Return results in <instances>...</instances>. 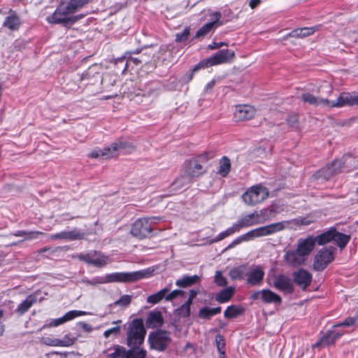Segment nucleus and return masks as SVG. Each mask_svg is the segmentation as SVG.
<instances>
[{
    "mask_svg": "<svg viewBox=\"0 0 358 358\" xmlns=\"http://www.w3.org/2000/svg\"><path fill=\"white\" fill-rule=\"evenodd\" d=\"M234 58L235 52L233 50L229 49L219 50L210 57L201 61L199 64L195 65L192 69V71L187 75V82H189L192 79L194 73L201 69H205L217 64L231 63Z\"/></svg>",
    "mask_w": 358,
    "mask_h": 358,
    "instance_id": "obj_1",
    "label": "nucleus"
},
{
    "mask_svg": "<svg viewBox=\"0 0 358 358\" xmlns=\"http://www.w3.org/2000/svg\"><path fill=\"white\" fill-rule=\"evenodd\" d=\"M153 270L150 268L143 269L133 272H117L107 274L104 276L105 283L124 282L131 283L143 278H147L152 275Z\"/></svg>",
    "mask_w": 358,
    "mask_h": 358,
    "instance_id": "obj_2",
    "label": "nucleus"
},
{
    "mask_svg": "<svg viewBox=\"0 0 358 358\" xmlns=\"http://www.w3.org/2000/svg\"><path fill=\"white\" fill-rule=\"evenodd\" d=\"M162 218L159 217H148L138 219L133 224L131 234L139 239L146 238L153 230V225Z\"/></svg>",
    "mask_w": 358,
    "mask_h": 358,
    "instance_id": "obj_3",
    "label": "nucleus"
},
{
    "mask_svg": "<svg viewBox=\"0 0 358 358\" xmlns=\"http://www.w3.org/2000/svg\"><path fill=\"white\" fill-rule=\"evenodd\" d=\"M146 330L141 319H135L129 324L127 331V345L130 348L140 347L143 343Z\"/></svg>",
    "mask_w": 358,
    "mask_h": 358,
    "instance_id": "obj_4",
    "label": "nucleus"
},
{
    "mask_svg": "<svg viewBox=\"0 0 358 358\" xmlns=\"http://www.w3.org/2000/svg\"><path fill=\"white\" fill-rule=\"evenodd\" d=\"M336 248H324L317 252L314 257L313 268L316 271H322L335 259Z\"/></svg>",
    "mask_w": 358,
    "mask_h": 358,
    "instance_id": "obj_5",
    "label": "nucleus"
},
{
    "mask_svg": "<svg viewBox=\"0 0 358 358\" xmlns=\"http://www.w3.org/2000/svg\"><path fill=\"white\" fill-rule=\"evenodd\" d=\"M73 13L70 9L68 3H61L57 7L54 13L48 16L46 20L50 24H62L69 28V20Z\"/></svg>",
    "mask_w": 358,
    "mask_h": 358,
    "instance_id": "obj_6",
    "label": "nucleus"
},
{
    "mask_svg": "<svg viewBox=\"0 0 358 358\" xmlns=\"http://www.w3.org/2000/svg\"><path fill=\"white\" fill-rule=\"evenodd\" d=\"M73 13L70 9L68 3H61L57 7L54 13L48 16L46 20L50 24H62L69 28V20Z\"/></svg>",
    "mask_w": 358,
    "mask_h": 358,
    "instance_id": "obj_7",
    "label": "nucleus"
},
{
    "mask_svg": "<svg viewBox=\"0 0 358 358\" xmlns=\"http://www.w3.org/2000/svg\"><path fill=\"white\" fill-rule=\"evenodd\" d=\"M268 196L266 187L262 185L252 187L242 195L244 202L248 206H254L265 200Z\"/></svg>",
    "mask_w": 358,
    "mask_h": 358,
    "instance_id": "obj_8",
    "label": "nucleus"
},
{
    "mask_svg": "<svg viewBox=\"0 0 358 358\" xmlns=\"http://www.w3.org/2000/svg\"><path fill=\"white\" fill-rule=\"evenodd\" d=\"M341 172H343L342 163L338 159H335L318 170L313 177L317 180L326 181Z\"/></svg>",
    "mask_w": 358,
    "mask_h": 358,
    "instance_id": "obj_9",
    "label": "nucleus"
},
{
    "mask_svg": "<svg viewBox=\"0 0 358 358\" xmlns=\"http://www.w3.org/2000/svg\"><path fill=\"white\" fill-rule=\"evenodd\" d=\"M148 341L152 348L164 351L171 343V339L169 332L158 330L150 334Z\"/></svg>",
    "mask_w": 358,
    "mask_h": 358,
    "instance_id": "obj_10",
    "label": "nucleus"
},
{
    "mask_svg": "<svg viewBox=\"0 0 358 358\" xmlns=\"http://www.w3.org/2000/svg\"><path fill=\"white\" fill-rule=\"evenodd\" d=\"M274 206H272L269 209H263L260 211V213L257 212H254L249 215H247L244 217L238 220L236 223V226L238 227V231L241 230V228L248 227L252 225H255L262 222L259 220V217L262 215H265L267 210L270 211V213H277V211L274 209Z\"/></svg>",
    "mask_w": 358,
    "mask_h": 358,
    "instance_id": "obj_11",
    "label": "nucleus"
},
{
    "mask_svg": "<svg viewBox=\"0 0 358 358\" xmlns=\"http://www.w3.org/2000/svg\"><path fill=\"white\" fill-rule=\"evenodd\" d=\"M250 299L252 301L260 300L267 304H280L282 303L281 296L269 289L256 291L250 295Z\"/></svg>",
    "mask_w": 358,
    "mask_h": 358,
    "instance_id": "obj_12",
    "label": "nucleus"
},
{
    "mask_svg": "<svg viewBox=\"0 0 358 358\" xmlns=\"http://www.w3.org/2000/svg\"><path fill=\"white\" fill-rule=\"evenodd\" d=\"M340 96L336 101H329L327 98L317 97L310 93H303L301 95V99L303 102L308 103L314 106H323L329 108H341V106H336V103L338 102Z\"/></svg>",
    "mask_w": 358,
    "mask_h": 358,
    "instance_id": "obj_13",
    "label": "nucleus"
},
{
    "mask_svg": "<svg viewBox=\"0 0 358 358\" xmlns=\"http://www.w3.org/2000/svg\"><path fill=\"white\" fill-rule=\"evenodd\" d=\"M293 281L303 290H305L311 284L312 274L304 268H299L292 273Z\"/></svg>",
    "mask_w": 358,
    "mask_h": 358,
    "instance_id": "obj_14",
    "label": "nucleus"
},
{
    "mask_svg": "<svg viewBox=\"0 0 358 358\" xmlns=\"http://www.w3.org/2000/svg\"><path fill=\"white\" fill-rule=\"evenodd\" d=\"M185 173L189 178H198L207 171L206 167L192 158L185 163Z\"/></svg>",
    "mask_w": 358,
    "mask_h": 358,
    "instance_id": "obj_15",
    "label": "nucleus"
},
{
    "mask_svg": "<svg viewBox=\"0 0 358 358\" xmlns=\"http://www.w3.org/2000/svg\"><path fill=\"white\" fill-rule=\"evenodd\" d=\"M273 286L276 289L288 294L293 293L294 290L291 278L282 273L274 276Z\"/></svg>",
    "mask_w": 358,
    "mask_h": 358,
    "instance_id": "obj_16",
    "label": "nucleus"
},
{
    "mask_svg": "<svg viewBox=\"0 0 358 358\" xmlns=\"http://www.w3.org/2000/svg\"><path fill=\"white\" fill-rule=\"evenodd\" d=\"M284 260L291 267H299L305 264L306 258L295 249L286 251Z\"/></svg>",
    "mask_w": 358,
    "mask_h": 358,
    "instance_id": "obj_17",
    "label": "nucleus"
},
{
    "mask_svg": "<svg viewBox=\"0 0 358 358\" xmlns=\"http://www.w3.org/2000/svg\"><path fill=\"white\" fill-rule=\"evenodd\" d=\"M264 271L261 266H256L250 271L246 273L247 284L250 286H259L264 278Z\"/></svg>",
    "mask_w": 358,
    "mask_h": 358,
    "instance_id": "obj_18",
    "label": "nucleus"
},
{
    "mask_svg": "<svg viewBox=\"0 0 358 358\" xmlns=\"http://www.w3.org/2000/svg\"><path fill=\"white\" fill-rule=\"evenodd\" d=\"M212 21L206 23L203 27H201L196 33L194 36V38H199L206 36L208 33H210L212 30H213L217 24H221L219 23V21L222 17V15L220 12H215L211 14Z\"/></svg>",
    "mask_w": 358,
    "mask_h": 358,
    "instance_id": "obj_19",
    "label": "nucleus"
},
{
    "mask_svg": "<svg viewBox=\"0 0 358 358\" xmlns=\"http://www.w3.org/2000/svg\"><path fill=\"white\" fill-rule=\"evenodd\" d=\"M117 155L118 153L114 142L110 146L105 147L103 149H95L89 154V157L92 158H102L105 159L115 157Z\"/></svg>",
    "mask_w": 358,
    "mask_h": 358,
    "instance_id": "obj_20",
    "label": "nucleus"
},
{
    "mask_svg": "<svg viewBox=\"0 0 358 358\" xmlns=\"http://www.w3.org/2000/svg\"><path fill=\"white\" fill-rule=\"evenodd\" d=\"M255 114L254 107L249 105L238 106L234 111V118L236 121H245L252 119Z\"/></svg>",
    "mask_w": 358,
    "mask_h": 358,
    "instance_id": "obj_21",
    "label": "nucleus"
},
{
    "mask_svg": "<svg viewBox=\"0 0 358 358\" xmlns=\"http://www.w3.org/2000/svg\"><path fill=\"white\" fill-rule=\"evenodd\" d=\"M316 243L313 236H309L305 239L299 240L297 245V252H299L304 257H307L314 250Z\"/></svg>",
    "mask_w": 358,
    "mask_h": 358,
    "instance_id": "obj_22",
    "label": "nucleus"
},
{
    "mask_svg": "<svg viewBox=\"0 0 358 358\" xmlns=\"http://www.w3.org/2000/svg\"><path fill=\"white\" fill-rule=\"evenodd\" d=\"M85 233L80 229H74L69 231H61L51 236L52 239H64L68 241L81 240L84 238Z\"/></svg>",
    "mask_w": 358,
    "mask_h": 358,
    "instance_id": "obj_23",
    "label": "nucleus"
},
{
    "mask_svg": "<svg viewBox=\"0 0 358 358\" xmlns=\"http://www.w3.org/2000/svg\"><path fill=\"white\" fill-rule=\"evenodd\" d=\"M343 334L336 331H329L322 338L313 345V348L334 344Z\"/></svg>",
    "mask_w": 358,
    "mask_h": 358,
    "instance_id": "obj_24",
    "label": "nucleus"
},
{
    "mask_svg": "<svg viewBox=\"0 0 358 358\" xmlns=\"http://www.w3.org/2000/svg\"><path fill=\"white\" fill-rule=\"evenodd\" d=\"M336 105L339 106H358V93L342 92L340 94L338 102Z\"/></svg>",
    "mask_w": 358,
    "mask_h": 358,
    "instance_id": "obj_25",
    "label": "nucleus"
},
{
    "mask_svg": "<svg viewBox=\"0 0 358 358\" xmlns=\"http://www.w3.org/2000/svg\"><path fill=\"white\" fill-rule=\"evenodd\" d=\"M320 26H315L312 27H303L295 29L289 32L287 37L293 38H304L312 35L315 31L319 30Z\"/></svg>",
    "mask_w": 358,
    "mask_h": 358,
    "instance_id": "obj_26",
    "label": "nucleus"
},
{
    "mask_svg": "<svg viewBox=\"0 0 358 358\" xmlns=\"http://www.w3.org/2000/svg\"><path fill=\"white\" fill-rule=\"evenodd\" d=\"M43 343L50 346L69 347L73 344L74 340L65 337L64 339L51 338L49 337L43 338Z\"/></svg>",
    "mask_w": 358,
    "mask_h": 358,
    "instance_id": "obj_27",
    "label": "nucleus"
},
{
    "mask_svg": "<svg viewBox=\"0 0 358 358\" xmlns=\"http://www.w3.org/2000/svg\"><path fill=\"white\" fill-rule=\"evenodd\" d=\"M351 236L350 235H347L343 233L338 231L335 228L334 229V238L333 242L336 244V245L341 249L343 250L348 245L349 241H350Z\"/></svg>",
    "mask_w": 358,
    "mask_h": 358,
    "instance_id": "obj_28",
    "label": "nucleus"
},
{
    "mask_svg": "<svg viewBox=\"0 0 358 358\" xmlns=\"http://www.w3.org/2000/svg\"><path fill=\"white\" fill-rule=\"evenodd\" d=\"M108 258L103 255H97L94 252V255L87 254L85 257V261L90 264L96 266H103L106 264Z\"/></svg>",
    "mask_w": 358,
    "mask_h": 358,
    "instance_id": "obj_29",
    "label": "nucleus"
},
{
    "mask_svg": "<svg viewBox=\"0 0 358 358\" xmlns=\"http://www.w3.org/2000/svg\"><path fill=\"white\" fill-rule=\"evenodd\" d=\"M42 234H43V233L41 231H27L22 230L17 231L13 233L12 235L18 237H23V239L19 241L18 242L13 243L10 244V245H16L18 243H22L24 241L37 238L39 235Z\"/></svg>",
    "mask_w": 358,
    "mask_h": 358,
    "instance_id": "obj_30",
    "label": "nucleus"
},
{
    "mask_svg": "<svg viewBox=\"0 0 358 358\" xmlns=\"http://www.w3.org/2000/svg\"><path fill=\"white\" fill-rule=\"evenodd\" d=\"M334 227L330 228L329 230L322 234L313 236L315 243L319 245H324L329 242L333 241Z\"/></svg>",
    "mask_w": 358,
    "mask_h": 358,
    "instance_id": "obj_31",
    "label": "nucleus"
},
{
    "mask_svg": "<svg viewBox=\"0 0 358 358\" xmlns=\"http://www.w3.org/2000/svg\"><path fill=\"white\" fill-rule=\"evenodd\" d=\"M160 90V85L157 82H150L146 84L143 88L141 90L143 93L142 96H156L158 95Z\"/></svg>",
    "mask_w": 358,
    "mask_h": 358,
    "instance_id": "obj_32",
    "label": "nucleus"
},
{
    "mask_svg": "<svg viewBox=\"0 0 358 358\" xmlns=\"http://www.w3.org/2000/svg\"><path fill=\"white\" fill-rule=\"evenodd\" d=\"M36 296L33 294L29 295L25 300L19 304L16 310L17 313L20 315L24 314L36 302Z\"/></svg>",
    "mask_w": 358,
    "mask_h": 358,
    "instance_id": "obj_33",
    "label": "nucleus"
},
{
    "mask_svg": "<svg viewBox=\"0 0 358 358\" xmlns=\"http://www.w3.org/2000/svg\"><path fill=\"white\" fill-rule=\"evenodd\" d=\"M247 271V265L242 264L238 266L232 268L229 273V275L233 280H243L245 276Z\"/></svg>",
    "mask_w": 358,
    "mask_h": 358,
    "instance_id": "obj_34",
    "label": "nucleus"
},
{
    "mask_svg": "<svg viewBox=\"0 0 358 358\" xmlns=\"http://www.w3.org/2000/svg\"><path fill=\"white\" fill-rule=\"evenodd\" d=\"M20 24V17L15 13H12L6 17L3 26L10 30H17Z\"/></svg>",
    "mask_w": 358,
    "mask_h": 358,
    "instance_id": "obj_35",
    "label": "nucleus"
},
{
    "mask_svg": "<svg viewBox=\"0 0 358 358\" xmlns=\"http://www.w3.org/2000/svg\"><path fill=\"white\" fill-rule=\"evenodd\" d=\"M200 280L199 276L194 275H184L182 278L178 279L176 285L180 287H187L197 283Z\"/></svg>",
    "mask_w": 358,
    "mask_h": 358,
    "instance_id": "obj_36",
    "label": "nucleus"
},
{
    "mask_svg": "<svg viewBox=\"0 0 358 358\" xmlns=\"http://www.w3.org/2000/svg\"><path fill=\"white\" fill-rule=\"evenodd\" d=\"M342 163L343 171L345 170L350 171L357 168L358 162L351 155H344L341 159H338Z\"/></svg>",
    "mask_w": 358,
    "mask_h": 358,
    "instance_id": "obj_37",
    "label": "nucleus"
},
{
    "mask_svg": "<svg viewBox=\"0 0 358 358\" xmlns=\"http://www.w3.org/2000/svg\"><path fill=\"white\" fill-rule=\"evenodd\" d=\"M235 292V289L232 287H229L221 290L215 297V299L219 303H225L229 301L233 296Z\"/></svg>",
    "mask_w": 358,
    "mask_h": 358,
    "instance_id": "obj_38",
    "label": "nucleus"
},
{
    "mask_svg": "<svg viewBox=\"0 0 358 358\" xmlns=\"http://www.w3.org/2000/svg\"><path fill=\"white\" fill-rule=\"evenodd\" d=\"M221 310L222 308L220 306L213 308L205 306L199 310V316L202 319L210 320L213 315L219 314L221 312Z\"/></svg>",
    "mask_w": 358,
    "mask_h": 358,
    "instance_id": "obj_39",
    "label": "nucleus"
},
{
    "mask_svg": "<svg viewBox=\"0 0 358 358\" xmlns=\"http://www.w3.org/2000/svg\"><path fill=\"white\" fill-rule=\"evenodd\" d=\"M170 291L169 287H165L160 291L150 295L147 298V302L152 304H156L161 301L163 299H166V294Z\"/></svg>",
    "mask_w": 358,
    "mask_h": 358,
    "instance_id": "obj_40",
    "label": "nucleus"
},
{
    "mask_svg": "<svg viewBox=\"0 0 358 358\" xmlns=\"http://www.w3.org/2000/svg\"><path fill=\"white\" fill-rule=\"evenodd\" d=\"M292 224V221L284 220L278 222H273L268 224L270 229V234L271 235L278 232L282 231L288 228Z\"/></svg>",
    "mask_w": 358,
    "mask_h": 358,
    "instance_id": "obj_41",
    "label": "nucleus"
},
{
    "mask_svg": "<svg viewBox=\"0 0 358 358\" xmlns=\"http://www.w3.org/2000/svg\"><path fill=\"white\" fill-rule=\"evenodd\" d=\"M231 170V162L230 159L224 156L220 161L219 164V169L217 173L222 176V177H226Z\"/></svg>",
    "mask_w": 358,
    "mask_h": 358,
    "instance_id": "obj_42",
    "label": "nucleus"
},
{
    "mask_svg": "<svg viewBox=\"0 0 358 358\" xmlns=\"http://www.w3.org/2000/svg\"><path fill=\"white\" fill-rule=\"evenodd\" d=\"M238 231H239L238 229V227L236 226L234 223L231 227L220 233L215 238L210 240V243L219 242Z\"/></svg>",
    "mask_w": 358,
    "mask_h": 358,
    "instance_id": "obj_43",
    "label": "nucleus"
},
{
    "mask_svg": "<svg viewBox=\"0 0 358 358\" xmlns=\"http://www.w3.org/2000/svg\"><path fill=\"white\" fill-rule=\"evenodd\" d=\"M191 183V178L187 175L178 177L172 183L171 186L175 190H180L183 187H187Z\"/></svg>",
    "mask_w": 358,
    "mask_h": 358,
    "instance_id": "obj_44",
    "label": "nucleus"
},
{
    "mask_svg": "<svg viewBox=\"0 0 358 358\" xmlns=\"http://www.w3.org/2000/svg\"><path fill=\"white\" fill-rule=\"evenodd\" d=\"M147 352L139 347L131 348L127 350L126 357L124 358H146Z\"/></svg>",
    "mask_w": 358,
    "mask_h": 358,
    "instance_id": "obj_45",
    "label": "nucleus"
},
{
    "mask_svg": "<svg viewBox=\"0 0 358 358\" xmlns=\"http://www.w3.org/2000/svg\"><path fill=\"white\" fill-rule=\"evenodd\" d=\"M250 237L252 239L262 236H271L270 229L268 225L260 227L250 231Z\"/></svg>",
    "mask_w": 358,
    "mask_h": 358,
    "instance_id": "obj_46",
    "label": "nucleus"
},
{
    "mask_svg": "<svg viewBox=\"0 0 358 358\" xmlns=\"http://www.w3.org/2000/svg\"><path fill=\"white\" fill-rule=\"evenodd\" d=\"M92 1V0H69L67 3L71 11L75 13L85 6L90 3Z\"/></svg>",
    "mask_w": 358,
    "mask_h": 358,
    "instance_id": "obj_47",
    "label": "nucleus"
},
{
    "mask_svg": "<svg viewBox=\"0 0 358 358\" xmlns=\"http://www.w3.org/2000/svg\"><path fill=\"white\" fill-rule=\"evenodd\" d=\"M243 308L236 306L231 305L227 307L224 312V316L226 318H234L243 313Z\"/></svg>",
    "mask_w": 358,
    "mask_h": 358,
    "instance_id": "obj_48",
    "label": "nucleus"
},
{
    "mask_svg": "<svg viewBox=\"0 0 358 358\" xmlns=\"http://www.w3.org/2000/svg\"><path fill=\"white\" fill-rule=\"evenodd\" d=\"M117 153L120 151L131 152L134 150V146L127 141L119 139L114 142Z\"/></svg>",
    "mask_w": 358,
    "mask_h": 358,
    "instance_id": "obj_49",
    "label": "nucleus"
},
{
    "mask_svg": "<svg viewBox=\"0 0 358 358\" xmlns=\"http://www.w3.org/2000/svg\"><path fill=\"white\" fill-rule=\"evenodd\" d=\"M191 305L185 301V303L175 310L176 315L182 318L188 317L190 315Z\"/></svg>",
    "mask_w": 358,
    "mask_h": 358,
    "instance_id": "obj_50",
    "label": "nucleus"
},
{
    "mask_svg": "<svg viewBox=\"0 0 358 358\" xmlns=\"http://www.w3.org/2000/svg\"><path fill=\"white\" fill-rule=\"evenodd\" d=\"M148 322L150 324H157L159 325H162L163 323V317L161 312L159 311H152L149 313L148 317Z\"/></svg>",
    "mask_w": 358,
    "mask_h": 358,
    "instance_id": "obj_51",
    "label": "nucleus"
},
{
    "mask_svg": "<svg viewBox=\"0 0 358 358\" xmlns=\"http://www.w3.org/2000/svg\"><path fill=\"white\" fill-rule=\"evenodd\" d=\"M215 157V153L213 152H206L203 154H201L196 157H194L196 160H197L201 164H203L206 166L207 162L213 159Z\"/></svg>",
    "mask_w": 358,
    "mask_h": 358,
    "instance_id": "obj_52",
    "label": "nucleus"
},
{
    "mask_svg": "<svg viewBox=\"0 0 358 358\" xmlns=\"http://www.w3.org/2000/svg\"><path fill=\"white\" fill-rule=\"evenodd\" d=\"M215 343L217 351L220 352V354L224 355V348L226 343L224 336L221 334H217L215 336Z\"/></svg>",
    "mask_w": 358,
    "mask_h": 358,
    "instance_id": "obj_53",
    "label": "nucleus"
},
{
    "mask_svg": "<svg viewBox=\"0 0 358 358\" xmlns=\"http://www.w3.org/2000/svg\"><path fill=\"white\" fill-rule=\"evenodd\" d=\"M251 239H252V238L250 237V231H248V233H246V234L236 238L235 240H234L233 242L228 245L227 248H231L240 244L241 243H242L243 241H248Z\"/></svg>",
    "mask_w": 358,
    "mask_h": 358,
    "instance_id": "obj_54",
    "label": "nucleus"
},
{
    "mask_svg": "<svg viewBox=\"0 0 358 358\" xmlns=\"http://www.w3.org/2000/svg\"><path fill=\"white\" fill-rule=\"evenodd\" d=\"M292 224H294L296 225H309L310 224L313 222L312 218L309 216L307 217H299L294 220H291Z\"/></svg>",
    "mask_w": 358,
    "mask_h": 358,
    "instance_id": "obj_55",
    "label": "nucleus"
},
{
    "mask_svg": "<svg viewBox=\"0 0 358 358\" xmlns=\"http://www.w3.org/2000/svg\"><path fill=\"white\" fill-rule=\"evenodd\" d=\"M127 350H125L124 348L117 345L115 348L114 352L110 355L111 358H124L126 357Z\"/></svg>",
    "mask_w": 358,
    "mask_h": 358,
    "instance_id": "obj_56",
    "label": "nucleus"
},
{
    "mask_svg": "<svg viewBox=\"0 0 358 358\" xmlns=\"http://www.w3.org/2000/svg\"><path fill=\"white\" fill-rule=\"evenodd\" d=\"M190 28L186 27L183 29V31L180 33H177L176 34V42L181 43L185 41L189 35Z\"/></svg>",
    "mask_w": 358,
    "mask_h": 358,
    "instance_id": "obj_57",
    "label": "nucleus"
},
{
    "mask_svg": "<svg viewBox=\"0 0 358 358\" xmlns=\"http://www.w3.org/2000/svg\"><path fill=\"white\" fill-rule=\"evenodd\" d=\"M86 314H87V313L85 311L71 310V311H69L68 313H66L64 315V317L66 322H67L69 320H73V318H75L76 317L85 315Z\"/></svg>",
    "mask_w": 358,
    "mask_h": 358,
    "instance_id": "obj_58",
    "label": "nucleus"
},
{
    "mask_svg": "<svg viewBox=\"0 0 358 358\" xmlns=\"http://www.w3.org/2000/svg\"><path fill=\"white\" fill-rule=\"evenodd\" d=\"M131 301V296L125 294L122 296L118 300H117L115 302V305L126 307L130 304Z\"/></svg>",
    "mask_w": 358,
    "mask_h": 358,
    "instance_id": "obj_59",
    "label": "nucleus"
},
{
    "mask_svg": "<svg viewBox=\"0 0 358 358\" xmlns=\"http://www.w3.org/2000/svg\"><path fill=\"white\" fill-rule=\"evenodd\" d=\"M215 282L220 287H224L227 285V280L226 278L222 275L220 271H217L215 272Z\"/></svg>",
    "mask_w": 358,
    "mask_h": 358,
    "instance_id": "obj_60",
    "label": "nucleus"
},
{
    "mask_svg": "<svg viewBox=\"0 0 358 358\" xmlns=\"http://www.w3.org/2000/svg\"><path fill=\"white\" fill-rule=\"evenodd\" d=\"M357 322H358V320L356 317H348L343 322L338 323L334 327H350L354 325Z\"/></svg>",
    "mask_w": 358,
    "mask_h": 358,
    "instance_id": "obj_61",
    "label": "nucleus"
},
{
    "mask_svg": "<svg viewBox=\"0 0 358 358\" xmlns=\"http://www.w3.org/2000/svg\"><path fill=\"white\" fill-rule=\"evenodd\" d=\"M185 294V292L180 289H175L172 291L169 294H166V301H169L176 299L178 296H183Z\"/></svg>",
    "mask_w": 358,
    "mask_h": 358,
    "instance_id": "obj_62",
    "label": "nucleus"
},
{
    "mask_svg": "<svg viewBox=\"0 0 358 358\" xmlns=\"http://www.w3.org/2000/svg\"><path fill=\"white\" fill-rule=\"evenodd\" d=\"M83 282L86 285H96L97 284H104V277H96L92 278V280L83 279Z\"/></svg>",
    "mask_w": 358,
    "mask_h": 358,
    "instance_id": "obj_63",
    "label": "nucleus"
},
{
    "mask_svg": "<svg viewBox=\"0 0 358 358\" xmlns=\"http://www.w3.org/2000/svg\"><path fill=\"white\" fill-rule=\"evenodd\" d=\"M99 78V74L98 73H93L91 69H87L80 76V80H90L92 78Z\"/></svg>",
    "mask_w": 358,
    "mask_h": 358,
    "instance_id": "obj_64",
    "label": "nucleus"
}]
</instances>
